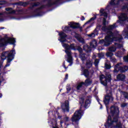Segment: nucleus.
<instances>
[{
  "mask_svg": "<svg viewBox=\"0 0 128 128\" xmlns=\"http://www.w3.org/2000/svg\"><path fill=\"white\" fill-rule=\"evenodd\" d=\"M116 23H115L112 25L109 26L108 28H106V26L102 28V30L107 32V36L105 37V40H100L99 44H104L105 46H110L112 42L120 40L122 39V38H120V35L118 34V32L115 31L114 33L112 32V30L116 28Z\"/></svg>",
  "mask_w": 128,
  "mask_h": 128,
  "instance_id": "nucleus-1",
  "label": "nucleus"
},
{
  "mask_svg": "<svg viewBox=\"0 0 128 128\" xmlns=\"http://www.w3.org/2000/svg\"><path fill=\"white\" fill-rule=\"evenodd\" d=\"M58 36H60V38L58 40L60 42H62L63 48L66 50L65 52L66 54V56H65V58L68 62L71 63L72 62V52H70V50H78L79 52L82 53V49L80 47L76 48L74 44H72L69 46L68 44L64 43L66 40V34L64 32H59Z\"/></svg>",
  "mask_w": 128,
  "mask_h": 128,
  "instance_id": "nucleus-2",
  "label": "nucleus"
},
{
  "mask_svg": "<svg viewBox=\"0 0 128 128\" xmlns=\"http://www.w3.org/2000/svg\"><path fill=\"white\" fill-rule=\"evenodd\" d=\"M120 112L118 108L116 106H112L110 108V114L108 116V122L105 124L106 128H122V124L118 123V116Z\"/></svg>",
  "mask_w": 128,
  "mask_h": 128,
  "instance_id": "nucleus-3",
  "label": "nucleus"
},
{
  "mask_svg": "<svg viewBox=\"0 0 128 128\" xmlns=\"http://www.w3.org/2000/svg\"><path fill=\"white\" fill-rule=\"evenodd\" d=\"M49 118L48 119V122L49 124L52 128H58V122H56V118H62V116L60 115L57 111L49 112Z\"/></svg>",
  "mask_w": 128,
  "mask_h": 128,
  "instance_id": "nucleus-4",
  "label": "nucleus"
},
{
  "mask_svg": "<svg viewBox=\"0 0 128 128\" xmlns=\"http://www.w3.org/2000/svg\"><path fill=\"white\" fill-rule=\"evenodd\" d=\"M14 54H16V50L13 49L12 50L3 52L1 54V58L2 60H4L7 58V63L5 67L10 66V62L14 58Z\"/></svg>",
  "mask_w": 128,
  "mask_h": 128,
  "instance_id": "nucleus-5",
  "label": "nucleus"
},
{
  "mask_svg": "<svg viewBox=\"0 0 128 128\" xmlns=\"http://www.w3.org/2000/svg\"><path fill=\"white\" fill-rule=\"evenodd\" d=\"M10 44H14L16 46V40L14 38H10L8 36H6L4 38L0 39V48L6 46Z\"/></svg>",
  "mask_w": 128,
  "mask_h": 128,
  "instance_id": "nucleus-6",
  "label": "nucleus"
},
{
  "mask_svg": "<svg viewBox=\"0 0 128 128\" xmlns=\"http://www.w3.org/2000/svg\"><path fill=\"white\" fill-rule=\"evenodd\" d=\"M82 116H84V111L82 110L76 111L72 117V122L78 126V121L82 118Z\"/></svg>",
  "mask_w": 128,
  "mask_h": 128,
  "instance_id": "nucleus-7",
  "label": "nucleus"
},
{
  "mask_svg": "<svg viewBox=\"0 0 128 128\" xmlns=\"http://www.w3.org/2000/svg\"><path fill=\"white\" fill-rule=\"evenodd\" d=\"M110 74H106V77L104 75H101L100 76V80L103 86H106L108 82H110L112 78H110Z\"/></svg>",
  "mask_w": 128,
  "mask_h": 128,
  "instance_id": "nucleus-8",
  "label": "nucleus"
},
{
  "mask_svg": "<svg viewBox=\"0 0 128 128\" xmlns=\"http://www.w3.org/2000/svg\"><path fill=\"white\" fill-rule=\"evenodd\" d=\"M114 100V98L112 96V92H110L108 94H107L106 96H105L104 98V102L106 106L107 112H108V104H110V102H112Z\"/></svg>",
  "mask_w": 128,
  "mask_h": 128,
  "instance_id": "nucleus-9",
  "label": "nucleus"
},
{
  "mask_svg": "<svg viewBox=\"0 0 128 128\" xmlns=\"http://www.w3.org/2000/svg\"><path fill=\"white\" fill-rule=\"evenodd\" d=\"M122 63H119L117 64L114 67V72H118L120 71V72H126L128 70V66H125L124 68L122 67Z\"/></svg>",
  "mask_w": 128,
  "mask_h": 128,
  "instance_id": "nucleus-10",
  "label": "nucleus"
},
{
  "mask_svg": "<svg viewBox=\"0 0 128 128\" xmlns=\"http://www.w3.org/2000/svg\"><path fill=\"white\" fill-rule=\"evenodd\" d=\"M125 10H126L128 12V7L124 8ZM119 20L117 21L118 24H122V22H124L125 20H127L128 22V14H122L119 17Z\"/></svg>",
  "mask_w": 128,
  "mask_h": 128,
  "instance_id": "nucleus-11",
  "label": "nucleus"
},
{
  "mask_svg": "<svg viewBox=\"0 0 128 128\" xmlns=\"http://www.w3.org/2000/svg\"><path fill=\"white\" fill-rule=\"evenodd\" d=\"M80 58H81L83 64L85 62H86V66L87 68H90L92 66V63L90 60H86V56L84 54H81L80 56Z\"/></svg>",
  "mask_w": 128,
  "mask_h": 128,
  "instance_id": "nucleus-12",
  "label": "nucleus"
},
{
  "mask_svg": "<svg viewBox=\"0 0 128 128\" xmlns=\"http://www.w3.org/2000/svg\"><path fill=\"white\" fill-rule=\"evenodd\" d=\"M92 81L90 79H87L85 80V82H82L80 83H79L77 86L76 88L78 90H80V88L82 86H90V84H92Z\"/></svg>",
  "mask_w": 128,
  "mask_h": 128,
  "instance_id": "nucleus-13",
  "label": "nucleus"
},
{
  "mask_svg": "<svg viewBox=\"0 0 128 128\" xmlns=\"http://www.w3.org/2000/svg\"><path fill=\"white\" fill-rule=\"evenodd\" d=\"M70 120V119L68 117L65 116L64 118V121L62 119L60 120V126L62 128H67L68 126V124H66V122H68Z\"/></svg>",
  "mask_w": 128,
  "mask_h": 128,
  "instance_id": "nucleus-14",
  "label": "nucleus"
},
{
  "mask_svg": "<svg viewBox=\"0 0 128 128\" xmlns=\"http://www.w3.org/2000/svg\"><path fill=\"white\" fill-rule=\"evenodd\" d=\"M62 108L64 112H68V101H66L62 105Z\"/></svg>",
  "mask_w": 128,
  "mask_h": 128,
  "instance_id": "nucleus-15",
  "label": "nucleus"
},
{
  "mask_svg": "<svg viewBox=\"0 0 128 128\" xmlns=\"http://www.w3.org/2000/svg\"><path fill=\"white\" fill-rule=\"evenodd\" d=\"M106 56L108 58H110V60L111 62H113L114 64V62H116V58H112V56H114V54L112 52H108L106 54Z\"/></svg>",
  "mask_w": 128,
  "mask_h": 128,
  "instance_id": "nucleus-16",
  "label": "nucleus"
},
{
  "mask_svg": "<svg viewBox=\"0 0 128 128\" xmlns=\"http://www.w3.org/2000/svg\"><path fill=\"white\" fill-rule=\"evenodd\" d=\"M107 10L106 9H100V16H104V18H106L108 16V13H106Z\"/></svg>",
  "mask_w": 128,
  "mask_h": 128,
  "instance_id": "nucleus-17",
  "label": "nucleus"
},
{
  "mask_svg": "<svg viewBox=\"0 0 128 128\" xmlns=\"http://www.w3.org/2000/svg\"><path fill=\"white\" fill-rule=\"evenodd\" d=\"M72 36H75V38H77V40H78L79 42H82V44H84V39L82 38H80V35H78V34H77L76 33L74 32L72 33Z\"/></svg>",
  "mask_w": 128,
  "mask_h": 128,
  "instance_id": "nucleus-18",
  "label": "nucleus"
},
{
  "mask_svg": "<svg viewBox=\"0 0 128 128\" xmlns=\"http://www.w3.org/2000/svg\"><path fill=\"white\" fill-rule=\"evenodd\" d=\"M68 26H70V28H78V24L74 22H68Z\"/></svg>",
  "mask_w": 128,
  "mask_h": 128,
  "instance_id": "nucleus-19",
  "label": "nucleus"
},
{
  "mask_svg": "<svg viewBox=\"0 0 128 128\" xmlns=\"http://www.w3.org/2000/svg\"><path fill=\"white\" fill-rule=\"evenodd\" d=\"M98 46V43L96 40H94L90 44V48H94Z\"/></svg>",
  "mask_w": 128,
  "mask_h": 128,
  "instance_id": "nucleus-20",
  "label": "nucleus"
},
{
  "mask_svg": "<svg viewBox=\"0 0 128 128\" xmlns=\"http://www.w3.org/2000/svg\"><path fill=\"white\" fill-rule=\"evenodd\" d=\"M124 38H128V28L124 30L122 34Z\"/></svg>",
  "mask_w": 128,
  "mask_h": 128,
  "instance_id": "nucleus-21",
  "label": "nucleus"
},
{
  "mask_svg": "<svg viewBox=\"0 0 128 128\" xmlns=\"http://www.w3.org/2000/svg\"><path fill=\"white\" fill-rule=\"evenodd\" d=\"M118 80H124L126 78V76L124 74H120L117 76Z\"/></svg>",
  "mask_w": 128,
  "mask_h": 128,
  "instance_id": "nucleus-22",
  "label": "nucleus"
},
{
  "mask_svg": "<svg viewBox=\"0 0 128 128\" xmlns=\"http://www.w3.org/2000/svg\"><path fill=\"white\" fill-rule=\"evenodd\" d=\"M81 68L82 72H83V74H84V76H86V78L88 76V70H84V67L82 66V65H81Z\"/></svg>",
  "mask_w": 128,
  "mask_h": 128,
  "instance_id": "nucleus-23",
  "label": "nucleus"
},
{
  "mask_svg": "<svg viewBox=\"0 0 128 128\" xmlns=\"http://www.w3.org/2000/svg\"><path fill=\"white\" fill-rule=\"evenodd\" d=\"M6 10L7 14H14V11L12 8H6Z\"/></svg>",
  "mask_w": 128,
  "mask_h": 128,
  "instance_id": "nucleus-24",
  "label": "nucleus"
},
{
  "mask_svg": "<svg viewBox=\"0 0 128 128\" xmlns=\"http://www.w3.org/2000/svg\"><path fill=\"white\" fill-rule=\"evenodd\" d=\"M84 50H86V52H90V50H92V49H90V48L88 47V46L87 44L85 45L84 46Z\"/></svg>",
  "mask_w": 128,
  "mask_h": 128,
  "instance_id": "nucleus-25",
  "label": "nucleus"
},
{
  "mask_svg": "<svg viewBox=\"0 0 128 128\" xmlns=\"http://www.w3.org/2000/svg\"><path fill=\"white\" fill-rule=\"evenodd\" d=\"M116 50V46H113L112 47H110L108 49L109 52H114Z\"/></svg>",
  "mask_w": 128,
  "mask_h": 128,
  "instance_id": "nucleus-26",
  "label": "nucleus"
},
{
  "mask_svg": "<svg viewBox=\"0 0 128 128\" xmlns=\"http://www.w3.org/2000/svg\"><path fill=\"white\" fill-rule=\"evenodd\" d=\"M96 17H94V18H92L90 19V20H89L88 22H87L84 25L86 24H88V22H94V20H96Z\"/></svg>",
  "mask_w": 128,
  "mask_h": 128,
  "instance_id": "nucleus-27",
  "label": "nucleus"
},
{
  "mask_svg": "<svg viewBox=\"0 0 128 128\" xmlns=\"http://www.w3.org/2000/svg\"><path fill=\"white\" fill-rule=\"evenodd\" d=\"M90 104V100H86V101L85 102V106H88V104Z\"/></svg>",
  "mask_w": 128,
  "mask_h": 128,
  "instance_id": "nucleus-28",
  "label": "nucleus"
},
{
  "mask_svg": "<svg viewBox=\"0 0 128 128\" xmlns=\"http://www.w3.org/2000/svg\"><path fill=\"white\" fill-rule=\"evenodd\" d=\"M99 62H100V61L98 60V59L95 60V61L94 62V64L95 66H98V64Z\"/></svg>",
  "mask_w": 128,
  "mask_h": 128,
  "instance_id": "nucleus-29",
  "label": "nucleus"
},
{
  "mask_svg": "<svg viewBox=\"0 0 128 128\" xmlns=\"http://www.w3.org/2000/svg\"><path fill=\"white\" fill-rule=\"evenodd\" d=\"M116 56L118 58H120V56H122V53H120V52H118L116 54Z\"/></svg>",
  "mask_w": 128,
  "mask_h": 128,
  "instance_id": "nucleus-30",
  "label": "nucleus"
},
{
  "mask_svg": "<svg viewBox=\"0 0 128 128\" xmlns=\"http://www.w3.org/2000/svg\"><path fill=\"white\" fill-rule=\"evenodd\" d=\"M68 30H70V27L68 26H66L64 28V32H66Z\"/></svg>",
  "mask_w": 128,
  "mask_h": 128,
  "instance_id": "nucleus-31",
  "label": "nucleus"
},
{
  "mask_svg": "<svg viewBox=\"0 0 128 128\" xmlns=\"http://www.w3.org/2000/svg\"><path fill=\"white\" fill-rule=\"evenodd\" d=\"M98 56L100 58H104V54L102 53H100L98 54Z\"/></svg>",
  "mask_w": 128,
  "mask_h": 128,
  "instance_id": "nucleus-32",
  "label": "nucleus"
},
{
  "mask_svg": "<svg viewBox=\"0 0 128 128\" xmlns=\"http://www.w3.org/2000/svg\"><path fill=\"white\" fill-rule=\"evenodd\" d=\"M105 68H106L107 70H110V68L111 67H110V65L106 64H105Z\"/></svg>",
  "mask_w": 128,
  "mask_h": 128,
  "instance_id": "nucleus-33",
  "label": "nucleus"
},
{
  "mask_svg": "<svg viewBox=\"0 0 128 128\" xmlns=\"http://www.w3.org/2000/svg\"><path fill=\"white\" fill-rule=\"evenodd\" d=\"M80 102L81 104H84V98H81L80 100Z\"/></svg>",
  "mask_w": 128,
  "mask_h": 128,
  "instance_id": "nucleus-34",
  "label": "nucleus"
},
{
  "mask_svg": "<svg viewBox=\"0 0 128 128\" xmlns=\"http://www.w3.org/2000/svg\"><path fill=\"white\" fill-rule=\"evenodd\" d=\"M66 90H67V94H68V92L70 90V86H66Z\"/></svg>",
  "mask_w": 128,
  "mask_h": 128,
  "instance_id": "nucleus-35",
  "label": "nucleus"
},
{
  "mask_svg": "<svg viewBox=\"0 0 128 128\" xmlns=\"http://www.w3.org/2000/svg\"><path fill=\"white\" fill-rule=\"evenodd\" d=\"M88 36L90 38H94V34L92 33V34L88 35Z\"/></svg>",
  "mask_w": 128,
  "mask_h": 128,
  "instance_id": "nucleus-36",
  "label": "nucleus"
},
{
  "mask_svg": "<svg viewBox=\"0 0 128 128\" xmlns=\"http://www.w3.org/2000/svg\"><path fill=\"white\" fill-rule=\"evenodd\" d=\"M103 24L104 26H106V19L105 18H104V20H103Z\"/></svg>",
  "mask_w": 128,
  "mask_h": 128,
  "instance_id": "nucleus-37",
  "label": "nucleus"
},
{
  "mask_svg": "<svg viewBox=\"0 0 128 128\" xmlns=\"http://www.w3.org/2000/svg\"><path fill=\"white\" fill-rule=\"evenodd\" d=\"M126 106V104L125 103H124L121 104V107L124 108V106Z\"/></svg>",
  "mask_w": 128,
  "mask_h": 128,
  "instance_id": "nucleus-38",
  "label": "nucleus"
},
{
  "mask_svg": "<svg viewBox=\"0 0 128 128\" xmlns=\"http://www.w3.org/2000/svg\"><path fill=\"white\" fill-rule=\"evenodd\" d=\"M0 22H4V19L2 18L1 14H0Z\"/></svg>",
  "mask_w": 128,
  "mask_h": 128,
  "instance_id": "nucleus-39",
  "label": "nucleus"
},
{
  "mask_svg": "<svg viewBox=\"0 0 128 128\" xmlns=\"http://www.w3.org/2000/svg\"><path fill=\"white\" fill-rule=\"evenodd\" d=\"M68 74H66V76L65 78L66 80H68Z\"/></svg>",
  "mask_w": 128,
  "mask_h": 128,
  "instance_id": "nucleus-40",
  "label": "nucleus"
},
{
  "mask_svg": "<svg viewBox=\"0 0 128 128\" xmlns=\"http://www.w3.org/2000/svg\"><path fill=\"white\" fill-rule=\"evenodd\" d=\"M63 66L66 70V65L64 64V63L63 64Z\"/></svg>",
  "mask_w": 128,
  "mask_h": 128,
  "instance_id": "nucleus-41",
  "label": "nucleus"
},
{
  "mask_svg": "<svg viewBox=\"0 0 128 128\" xmlns=\"http://www.w3.org/2000/svg\"><path fill=\"white\" fill-rule=\"evenodd\" d=\"M82 20H84V17L82 16L81 18Z\"/></svg>",
  "mask_w": 128,
  "mask_h": 128,
  "instance_id": "nucleus-42",
  "label": "nucleus"
},
{
  "mask_svg": "<svg viewBox=\"0 0 128 128\" xmlns=\"http://www.w3.org/2000/svg\"><path fill=\"white\" fill-rule=\"evenodd\" d=\"M100 109L102 110V104H100Z\"/></svg>",
  "mask_w": 128,
  "mask_h": 128,
  "instance_id": "nucleus-43",
  "label": "nucleus"
},
{
  "mask_svg": "<svg viewBox=\"0 0 128 128\" xmlns=\"http://www.w3.org/2000/svg\"><path fill=\"white\" fill-rule=\"evenodd\" d=\"M2 63L0 62V68H2Z\"/></svg>",
  "mask_w": 128,
  "mask_h": 128,
  "instance_id": "nucleus-44",
  "label": "nucleus"
},
{
  "mask_svg": "<svg viewBox=\"0 0 128 128\" xmlns=\"http://www.w3.org/2000/svg\"><path fill=\"white\" fill-rule=\"evenodd\" d=\"M115 46H120V44H115Z\"/></svg>",
  "mask_w": 128,
  "mask_h": 128,
  "instance_id": "nucleus-45",
  "label": "nucleus"
},
{
  "mask_svg": "<svg viewBox=\"0 0 128 128\" xmlns=\"http://www.w3.org/2000/svg\"><path fill=\"white\" fill-rule=\"evenodd\" d=\"M76 64H78V60L76 59Z\"/></svg>",
  "mask_w": 128,
  "mask_h": 128,
  "instance_id": "nucleus-46",
  "label": "nucleus"
},
{
  "mask_svg": "<svg viewBox=\"0 0 128 128\" xmlns=\"http://www.w3.org/2000/svg\"><path fill=\"white\" fill-rule=\"evenodd\" d=\"M2 4V2H0V4Z\"/></svg>",
  "mask_w": 128,
  "mask_h": 128,
  "instance_id": "nucleus-47",
  "label": "nucleus"
},
{
  "mask_svg": "<svg viewBox=\"0 0 128 128\" xmlns=\"http://www.w3.org/2000/svg\"><path fill=\"white\" fill-rule=\"evenodd\" d=\"M2 94H0V98H2Z\"/></svg>",
  "mask_w": 128,
  "mask_h": 128,
  "instance_id": "nucleus-48",
  "label": "nucleus"
},
{
  "mask_svg": "<svg viewBox=\"0 0 128 128\" xmlns=\"http://www.w3.org/2000/svg\"><path fill=\"white\" fill-rule=\"evenodd\" d=\"M75 58H76V54H75Z\"/></svg>",
  "mask_w": 128,
  "mask_h": 128,
  "instance_id": "nucleus-49",
  "label": "nucleus"
},
{
  "mask_svg": "<svg viewBox=\"0 0 128 128\" xmlns=\"http://www.w3.org/2000/svg\"><path fill=\"white\" fill-rule=\"evenodd\" d=\"M98 102L99 104H100V101L98 100Z\"/></svg>",
  "mask_w": 128,
  "mask_h": 128,
  "instance_id": "nucleus-50",
  "label": "nucleus"
},
{
  "mask_svg": "<svg viewBox=\"0 0 128 128\" xmlns=\"http://www.w3.org/2000/svg\"><path fill=\"white\" fill-rule=\"evenodd\" d=\"M90 28V26H88L87 28Z\"/></svg>",
  "mask_w": 128,
  "mask_h": 128,
  "instance_id": "nucleus-51",
  "label": "nucleus"
},
{
  "mask_svg": "<svg viewBox=\"0 0 128 128\" xmlns=\"http://www.w3.org/2000/svg\"><path fill=\"white\" fill-rule=\"evenodd\" d=\"M108 6H107L108 8Z\"/></svg>",
  "mask_w": 128,
  "mask_h": 128,
  "instance_id": "nucleus-52",
  "label": "nucleus"
},
{
  "mask_svg": "<svg viewBox=\"0 0 128 128\" xmlns=\"http://www.w3.org/2000/svg\"><path fill=\"white\" fill-rule=\"evenodd\" d=\"M107 94H108V91H107Z\"/></svg>",
  "mask_w": 128,
  "mask_h": 128,
  "instance_id": "nucleus-53",
  "label": "nucleus"
}]
</instances>
